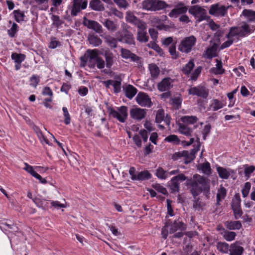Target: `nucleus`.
Returning <instances> with one entry per match:
<instances>
[{
    "label": "nucleus",
    "mask_w": 255,
    "mask_h": 255,
    "mask_svg": "<svg viewBox=\"0 0 255 255\" xmlns=\"http://www.w3.org/2000/svg\"><path fill=\"white\" fill-rule=\"evenodd\" d=\"M211 106L212 107L214 111H216L223 107V104L217 99L213 100Z\"/></svg>",
    "instance_id": "49"
},
{
    "label": "nucleus",
    "mask_w": 255,
    "mask_h": 255,
    "mask_svg": "<svg viewBox=\"0 0 255 255\" xmlns=\"http://www.w3.org/2000/svg\"><path fill=\"white\" fill-rule=\"evenodd\" d=\"M229 6L226 7L219 3L212 5L210 9L209 13L215 16H224L227 13Z\"/></svg>",
    "instance_id": "11"
},
{
    "label": "nucleus",
    "mask_w": 255,
    "mask_h": 255,
    "mask_svg": "<svg viewBox=\"0 0 255 255\" xmlns=\"http://www.w3.org/2000/svg\"><path fill=\"white\" fill-rule=\"evenodd\" d=\"M82 23L85 26L93 30L97 33L100 34L103 32L102 25L96 21L90 20L87 17H84Z\"/></svg>",
    "instance_id": "9"
},
{
    "label": "nucleus",
    "mask_w": 255,
    "mask_h": 255,
    "mask_svg": "<svg viewBox=\"0 0 255 255\" xmlns=\"http://www.w3.org/2000/svg\"><path fill=\"white\" fill-rule=\"evenodd\" d=\"M227 194V190L223 186H221L217 194V203L219 204L220 201L224 199Z\"/></svg>",
    "instance_id": "35"
},
{
    "label": "nucleus",
    "mask_w": 255,
    "mask_h": 255,
    "mask_svg": "<svg viewBox=\"0 0 255 255\" xmlns=\"http://www.w3.org/2000/svg\"><path fill=\"white\" fill-rule=\"evenodd\" d=\"M194 66V63L192 60H190L184 67H183L182 71L185 74H189Z\"/></svg>",
    "instance_id": "43"
},
{
    "label": "nucleus",
    "mask_w": 255,
    "mask_h": 255,
    "mask_svg": "<svg viewBox=\"0 0 255 255\" xmlns=\"http://www.w3.org/2000/svg\"><path fill=\"white\" fill-rule=\"evenodd\" d=\"M201 169L203 172L207 174L211 173V167L209 162H206L202 164Z\"/></svg>",
    "instance_id": "55"
},
{
    "label": "nucleus",
    "mask_w": 255,
    "mask_h": 255,
    "mask_svg": "<svg viewBox=\"0 0 255 255\" xmlns=\"http://www.w3.org/2000/svg\"><path fill=\"white\" fill-rule=\"evenodd\" d=\"M126 19L127 22L132 23L133 24H134L138 19V18L130 11L127 12Z\"/></svg>",
    "instance_id": "44"
},
{
    "label": "nucleus",
    "mask_w": 255,
    "mask_h": 255,
    "mask_svg": "<svg viewBox=\"0 0 255 255\" xmlns=\"http://www.w3.org/2000/svg\"><path fill=\"white\" fill-rule=\"evenodd\" d=\"M186 229L184 224L178 220H175L173 223H171L170 228V233H174L178 230L183 231Z\"/></svg>",
    "instance_id": "18"
},
{
    "label": "nucleus",
    "mask_w": 255,
    "mask_h": 255,
    "mask_svg": "<svg viewBox=\"0 0 255 255\" xmlns=\"http://www.w3.org/2000/svg\"><path fill=\"white\" fill-rule=\"evenodd\" d=\"M156 175L158 178L161 179H165L167 177L166 171L161 167H159L156 170Z\"/></svg>",
    "instance_id": "57"
},
{
    "label": "nucleus",
    "mask_w": 255,
    "mask_h": 255,
    "mask_svg": "<svg viewBox=\"0 0 255 255\" xmlns=\"http://www.w3.org/2000/svg\"><path fill=\"white\" fill-rule=\"evenodd\" d=\"M118 36V41L121 42H124L128 44L134 45V39L132 33L127 29H123L121 31L117 33Z\"/></svg>",
    "instance_id": "6"
},
{
    "label": "nucleus",
    "mask_w": 255,
    "mask_h": 255,
    "mask_svg": "<svg viewBox=\"0 0 255 255\" xmlns=\"http://www.w3.org/2000/svg\"><path fill=\"white\" fill-rule=\"evenodd\" d=\"M151 177V174L148 171L144 170L137 173L136 180H148Z\"/></svg>",
    "instance_id": "38"
},
{
    "label": "nucleus",
    "mask_w": 255,
    "mask_h": 255,
    "mask_svg": "<svg viewBox=\"0 0 255 255\" xmlns=\"http://www.w3.org/2000/svg\"><path fill=\"white\" fill-rule=\"evenodd\" d=\"M217 171L219 177L222 179H227L231 175V172L222 167H218Z\"/></svg>",
    "instance_id": "32"
},
{
    "label": "nucleus",
    "mask_w": 255,
    "mask_h": 255,
    "mask_svg": "<svg viewBox=\"0 0 255 255\" xmlns=\"http://www.w3.org/2000/svg\"><path fill=\"white\" fill-rule=\"evenodd\" d=\"M251 183L250 182H246L245 184V186L243 189L242 190V193L243 197H246L249 193L250 190L251 189Z\"/></svg>",
    "instance_id": "52"
},
{
    "label": "nucleus",
    "mask_w": 255,
    "mask_h": 255,
    "mask_svg": "<svg viewBox=\"0 0 255 255\" xmlns=\"http://www.w3.org/2000/svg\"><path fill=\"white\" fill-rule=\"evenodd\" d=\"M242 14L248 18L249 21H255V11L244 9L242 12Z\"/></svg>",
    "instance_id": "36"
},
{
    "label": "nucleus",
    "mask_w": 255,
    "mask_h": 255,
    "mask_svg": "<svg viewBox=\"0 0 255 255\" xmlns=\"http://www.w3.org/2000/svg\"><path fill=\"white\" fill-rule=\"evenodd\" d=\"M146 112L144 109L140 108L132 109L130 111V115L131 117L136 120H141L145 117Z\"/></svg>",
    "instance_id": "16"
},
{
    "label": "nucleus",
    "mask_w": 255,
    "mask_h": 255,
    "mask_svg": "<svg viewBox=\"0 0 255 255\" xmlns=\"http://www.w3.org/2000/svg\"><path fill=\"white\" fill-rule=\"evenodd\" d=\"M102 23L107 30L111 32L116 31L119 27L118 24L116 22L113 21L109 18L105 19V21Z\"/></svg>",
    "instance_id": "17"
},
{
    "label": "nucleus",
    "mask_w": 255,
    "mask_h": 255,
    "mask_svg": "<svg viewBox=\"0 0 255 255\" xmlns=\"http://www.w3.org/2000/svg\"><path fill=\"white\" fill-rule=\"evenodd\" d=\"M105 58L107 67L110 68L113 64V54L112 53H107L105 54Z\"/></svg>",
    "instance_id": "47"
},
{
    "label": "nucleus",
    "mask_w": 255,
    "mask_h": 255,
    "mask_svg": "<svg viewBox=\"0 0 255 255\" xmlns=\"http://www.w3.org/2000/svg\"><path fill=\"white\" fill-rule=\"evenodd\" d=\"M216 247L217 250L222 254H228L230 250L228 244L225 242H218Z\"/></svg>",
    "instance_id": "31"
},
{
    "label": "nucleus",
    "mask_w": 255,
    "mask_h": 255,
    "mask_svg": "<svg viewBox=\"0 0 255 255\" xmlns=\"http://www.w3.org/2000/svg\"><path fill=\"white\" fill-rule=\"evenodd\" d=\"M137 40L140 42L145 43L148 40V36L145 30H137Z\"/></svg>",
    "instance_id": "34"
},
{
    "label": "nucleus",
    "mask_w": 255,
    "mask_h": 255,
    "mask_svg": "<svg viewBox=\"0 0 255 255\" xmlns=\"http://www.w3.org/2000/svg\"><path fill=\"white\" fill-rule=\"evenodd\" d=\"M113 0L120 7L126 8L128 6V3L126 0Z\"/></svg>",
    "instance_id": "62"
},
{
    "label": "nucleus",
    "mask_w": 255,
    "mask_h": 255,
    "mask_svg": "<svg viewBox=\"0 0 255 255\" xmlns=\"http://www.w3.org/2000/svg\"><path fill=\"white\" fill-rule=\"evenodd\" d=\"M197 151V150L195 149H192L190 151H183V152H186L185 154H183V157L184 158V162L187 164L192 161L195 157V155Z\"/></svg>",
    "instance_id": "26"
},
{
    "label": "nucleus",
    "mask_w": 255,
    "mask_h": 255,
    "mask_svg": "<svg viewBox=\"0 0 255 255\" xmlns=\"http://www.w3.org/2000/svg\"><path fill=\"white\" fill-rule=\"evenodd\" d=\"M121 55L123 58L125 59L130 58L133 61H136L139 60V57L137 56L125 48H121Z\"/></svg>",
    "instance_id": "23"
},
{
    "label": "nucleus",
    "mask_w": 255,
    "mask_h": 255,
    "mask_svg": "<svg viewBox=\"0 0 255 255\" xmlns=\"http://www.w3.org/2000/svg\"><path fill=\"white\" fill-rule=\"evenodd\" d=\"M196 38L193 35L184 38L178 46V50L185 53H189L195 45Z\"/></svg>",
    "instance_id": "4"
},
{
    "label": "nucleus",
    "mask_w": 255,
    "mask_h": 255,
    "mask_svg": "<svg viewBox=\"0 0 255 255\" xmlns=\"http://www.w3.org/2000/svg\"><path fill=\"white\" fill-rule=\"evenodd\" d=\"M236 236V234L234 232L227 231L224 235V239L227 241H232L234 240Z\"/></svg>",
    "instance_id": "50"
},
{
    "label": "nucleus",
    "mask_w": 255,
    "mask_h": 255,
    "mask_svg": "<svg viewBox=\"0 0 255 255\" xmlns=\"http://www.w3.org/2000/svg\"><path fill=\"white\" fill-rule=\"evenodd\" d=\"M181 120L184 123L188 124H194L198 121L196 116H184L181 118Z\"/></svg>",
    "instance_id": "41"
},
{
    "label": "nucleus",
    "mask_w": 255,
    "mask_h": 255,
    "mask_svg": "<svg viewBox=\"0 0 255 255\" xmlns=\"http://www.w3.org/2000/svg\"><path fill=\"white\" fill-rule=\"evenodd\" d=\"M62 110L63 112V115L64 117V123L66 125L70 124L71 122V118L70 114L68 111L67 108L63 107L62 108Z\"/></svg>",
    "instance_id": "51"
},
{
    "label": "nucleus",
    "mask_w": 255,
    "mask_h": 255,
    "mask_svg": "<svg viewBox=\"0 0 255 255\" xmlns=\"http://www.w3.org/2000/svg\"><path fill=\"white\" fill-rule=\"evenodd\" d=\"M13 14L15 20L18 22L23 21L25 16L24 12L20 10H15L13 11Z\"/></svg>",
    "instance_id": "45"
},
{
    "label": "nucleus",
    "mask_w": 255,
    "mask_h": 255,
    "mask_svg": "<svg viewBox=\"0 0 255 255\" xmlns=\"http://www.w3.org/2000/svg\"><path fill=\"white\" fill-rule=\"evenodd\" d=\"M17 24L15 23H13L11 28L10 29L8 30V34L11 37H13L14 36L17 30Z\"/></svg>",
    "instance_id": "63"
},
{
    "label": "nucleus",
    "mask_w": 255,
    "mask_h": 255,
    "mask_svg": "<svg viewBox=\"0 0 255 255\" xmlns=\"http://www.w3.org/2000/svg\"><path fill=\"white\" fill-rule=\"evenodd\" d=\"M186 185L193 197L198 196L202 191L209 192L210 185L208 180L198 174H195L193 179H188Z\"/></svg>",
    "instance_id": "1"
},
{
    "label": "nucleus",
    "mask_w": 255,
    "mask_h": 255,
    "mask_svg": "<svg viewBox=\"0 0 255 255\" xmlns=\"http://www.w3.org/2000/svg\"><path fill=\"white\" fill-rule=\"evenodd\" d=\"M193 208L196 210H200L204 206V204L200 201L199 198L197 196L193 197Z\"/></svg>",
    "instance_id": "40"
},
{
    "label": "nucleus",
    "mask_w": 255,
    "mask_h": 255,
    "mask_svg": "<svg viewBox=\"0 0 255 255\" xmlns=\"http://www.w3.org/2000/svg\"><path fill=\"white\" fill-rule=\"evenodd\" d=\"M87 52L88 53L89 57V62L90 64V66L91 67H94L95 66V63H94V61H95L99 58L98 56L99 51L97 49H89L87 51Z\"/></svg>",
    "instance_id": "19"
},
{
    "label": "nucleus",
    "mask_w": 255,
    "mask_h": 255,
    "mask_svg": "<svg viewBox=\"0 0 255 255\" xmlns=\"http://www.w3.org/2000/svg\"><path fill=\"white\" fill-rule=\"evenodd\" d=\"M235 219H238L243 215V212L241 207L232 208Z\"/></svg>",
    "instance_id": "58"
},
{
    "label": "nucleus",
    "mask_w": 255,
    "mask_h": 255,
    "mask_svg": "<svg viewBox=\"0 0 255 255\" xmlns=\"http://www.w3.org/2000/svg\"><path fill=\"white\" fill-rule=\"evenodd\" d=\"M218 47V44L214 42L212 45L208 47L205 52V57L208 59H211L216 56V52Z\"/></svg>",
    "instance_id": "21"
},
{
    "label": "nucleus",
    "mask_w": 255,
    "mask_h": 255,
    "mask_svg": "<svg viewBox=\"0 0 255 255\" xmlns=\"http://www.w3.org/2000/svg\"><path fill=\"white\" fill-rule=\"evenodd\" d=\"M226 228L230 230H239L242 227V224L240 221H226L225 223Z\"/></svg>",
    "instance_id": "25"
},
{
    "label": "nucleus",
    "mask_w": 255,
    "mask_h": 255,
    "mask_svg": "<svg viewBox=\"0 0 255 255\" xmlns=\"http://www.w3.org/2000/svg\"><path fill=\"white\" fill-rule=\"evenodd\" d=\"M164 121V122L167 125L169 126L170 125V119L167 116L166 118L164 119V112L163 110L160 109L157 111L156 118H155V121L157 123H160L162 121Z\"/></svg>",
    "instance_id": "24"
},
{
    "label": "nucleus",
    "mask_w": 255,
    "mask_h": 255,
    "mask_svg": "<svg viewBox=\"0 0 255 255\" xmlns=\"http://www.w3.org/2000/svg\"><path fill=\"white\" fill-rule=\"evenodd\" d=\"M149 69L151 77L153 79L157 78L160 73V70L157 65L155 64H149Z\"/></svg>",
    "instance_id": "33"
},
{
    "label": "nucleus",
    "mask_w": 255,
    "mask_h": 255,
    "mask_svg": "<svg viewBox=\"0 0 255 255\" xmlns=\"http://www.w3.org/2000/svg\"><path fill=\"white\" fill-rule=\"evenodd\" d=\"M88 40L90 44L94 46H98L101 44L102 40L97 35H90L88 37Z\"/></svg>",
    "instance_id": "37"
},
{
    "label": "nucleus",
    "mask_w": 255,
    "mask_h": 255,
    "mask_svg": "<svg viewBox=\"0 0 255 255\" xmlns=\"http://www.w3.org/2000/svg\"><path fill=\"white\" fill-rule=\"evenodd\" d=\"M24 167L23 169L34 177L36 174V172L34 170L33 167L29 165L27 163H24Z\"/></svg>",
    "instance_id": "54"
},
{
    "label": "nucleus",
    "mask_w": 255,
    "mask_h": 255,
    "mask_svg": "<svg viewBox=\"0 0 255 255\" xmlns=\"http://www.w3.org/2000/svg\"><path fill=\"white\" fill-rule=\"evenodd\" d=\"M254 170H255V168H254V166H248L247 165H246V167L245 168V176L248 178H249L251 174L252 173Z\"/></svg>",
    "instance_id": "60"
},
{
    "label": "nucleus",
    "mask_w": 255,
    "mask_h": 255,
    "mask_svg": "<svg viewBox=\"0 0 255 255\" xmlns=\"http://www.w3.org/2000/svg\"><path fill=\"white\" fill-rule=\"evenodd\" d=\"M135 99L138 104L142 107L149 108L152 105L150 98L145 93L139 92Z\"/></svg>",
    "instance_id": "12"
},
{
    "label": "nucleus",
    "mask_w": 255,
    "mask_h": 255,
    "mask_svg": "<svg viewBox=\"0 0 255 255\" xmlns=\"http://www.w3.org/2000/svg\"><path fill=\"white\" fill-rule=\"evenodd\" d=\"M187 179V177L183 174H179L177 176L173 177L169 185L170 189L172 192H178L180 190V182H182Z\"/></svg>",
    "instance_id": "8"
},
{
    "label": "nucleus",
    "mask_w": 255,
    "mask_h": 255,
    "mask_svg": "<svg viewBox=\"0 0 255 255\" xmlns=\"http://www.w3.org/2000/svg\"><path fill=\"white\" fill-rule=\"evenodd\" d=\"M173 80L170 77L163 78L157 85V89L160 92L169 91L173 87L172 83Z\"/></svg>",
    "instance_id": "13"
},
{
    "label": "nucleus",
    "mask_w": 255,
    "mask_h": 255,
    "mask_svg": "<svg viewBox=\"0 0 255 255\" xmlns=\"http://www.w3.org/2000/svg\"><path fill=\"white\" fill-rule=\"evenodd\" d=\"M216 67L211 69L210 72L215 74H221L224 72V69L222 68V61L218 59H216Z\"/></svg>",
    "instance_id": "29"
},
{
    "label": "nucleus",
    "mask_w": 255,
    "mask_h": 255,
    "mask_svg": "<svg viewBox=\"0 0 255 255\" xmlns=\"http://www.w3.org/2000/svg\"><path fill=\"white\" fill-rule=\"evenodd\" d=\"M231 207L232 209L241 207V198L239 193L234 195L232 201Z\"/></svg>",
    "instance_id": "42"
},
{
    "label": "nucleus",
    "mask_w": 255,
    "mask_h": 255,
    "mask_svg": "<svg viewBox=\"0 0 255 255\" xmlns=\"http://www.w3.org/2000/svg\"><path fill=\"white\" fill-rule=\"evenodd\" d=\"M33 129L34 130L35 132L36 133L37 136L38 137L39 140L41 142L44 141L46 144L49 145V141L44 136L42 132L41 131L39 128L36 126H34L33 127Z\"/></svg>",
    "instance_id": "39"
},
{
    "label": "nucleus",
    "mask_w": 255,
    "mask_h": 255,
    "mask_svg": "<svg viewBox=\"0 0 255 255\" xmlns=\"http://www.w3.org/2000/svg\"><path fill=\"white\" fill-rule=\"evenodd\" d=\"M17 227L10 221L3 220L1 222V230L5 232L6 234L12 231L17 232Z\"/></svg>",
    "instance_id": "15"
},
{
    "label": "nucleus",
    "mask_w": 255,
    "mask_h": 255,
    "mask_svg": "<svg viewBox=\"0 0 255 255\" xmlns=\"http://www.w3.org/2000/svg\"><path fill=\"white\" fill-rule=\"evenodd\" d=\"M208 90L205 87L199 86L191 87L188 90V94L196 95L204 99H206L208 96Z\"/></svg>",
    "instance_id": "10"
},
{
    "label": "nucleus",
    "mask_w": 255,
    "mask_h": 255,
    "mask_svg": "<svg viewBox=\"0 0 255 255\" xmlns=\"http://www.w3.org/2000/svg\"><path fill=\"white\" fill-rule=\"evenodd\" d=\"M179 131L186 136H192V128L189 127L186 124H180L179 126Z\"/></svg>",
    "instance_id": "28"
},
{
    "label": "nucleus",
    "mask_w": 255,
    "mask_h": 255,
    "mask_svg": "<svg viewBox=\"0 0 255 255\" xmlns=\"http://www.w3.org/2000/svg\"><path fill=\"white\" fill-rule=\"evenodd\" d=\"M110 115L114 118L117 119L121 123H125L128 117V108L126 106H122L118 108V111L111 109Z\"/></svg>",
    "instance_id": "5"
},
{
    "label": "nucleus",
    "mask_w": 255,
    "mask_h": 255,
    "mask_svg": "<svg viewBox=\"0 0 255 255\" xmlns=\"http://www.w3.org/2000/svg\"><path fill=\"white\" fill-rule=\"evenodd\" d=\"M81 7L80 6L73 4L71 8V14L73 16H76L80 11Z\"/></svg>",
    "instance_id": "61"
},
{
    "label": "nucleus",
    "mask_w": 255,
    "mask_h": 255,
    "mask_svg": "<svg viewBox=\"0 0 255 255\" xmlns=\"http://www.w3.org/2000/svg\"><path fill=\"white\" fill-rule=\"evenodd\" d=\"M90 7L95 11H102L105 9L103 3L100 0H92L90 2Z\"/></svg>",
    "instance_id": "22"
},
{
    "label": "nucleus",
    "mask_w": 255,
    "mask_h": 255,
    "mask_svg": "<svg viewBox=\"0 0 255 255\" xmlns=\"http://www.w3.org/2000/svg\"><path fill=\"white\" fill-rule=\"evenodd\" d=\"M187 10L188 8L184 3L179 2L171 10L168 15L170 17H177L179 15L186 13Z\"/></svg>",
    "instance_id": "14"
},
{
    "label": "nucleus",
    "mask_w": 255,
    "mask_h": 255,
    "mask_svg": "<svg viewBox=\"0 0 255 255\" xmlns=\"http://www.w3.org/2000/svg\"><path fill=\"white\" fill-rule=\"evenodd\" d=\"M153 187L154 189H155L156 191L162 193L164 195H166L167 194V190L165 188L163 187L162 186L158 184H155L154 185H153Z\"/></svg>",
    "instance_id": "56"
},
{
    "label": "nucleus",
    "mask_w": 255,
    "mask_h": 255,
    "mask_svg": "<svg viewBox=\"0 0 255 255\" xmlns=\"http://www.w3.org/2000/svg\"><path fill=\"white\" fill-rule=\"evenodd\" d=\"M87 0H73V4L80 6L82 9L87 7Z\"/></svg>",
    "instance_id": "48"
},
{
    "label": "nucleus",
    "mask_w": 255,
    "mask_h": 255,
    "mask_svg": "<svg viewBox=\"0 0 255 255\" xmlns=\"http://www.w3.org/2000/svg\"><path fill=\"white\" fill-rule=\"evenodd\" d=\"M134 24L138 28V30H145L146 29V23L138 19Z\"/></svg>",
    "instance_id": "53"
},
{
    "label": "nucleus",
    "mask_w": 255,
    "mask_h": 255,
    "mask_svg": "<svg viewBox=\"0 0 255 255\" xmlns=\"http://www.w3.org/2000/svg\"><path fill=\"white\" fill-rule=\"evenodd\" d=\"M25 57V55L22 54L14 53L11 55V58L15 63H21L24 60Z\"/></svg>",
    "instance_id": "46"
},
{
    "label": "nucleus",
    "mask_w": 255,
    "mask_h": 255,
    "mask_svg": "<svg viewBox=\"0 0 255 255\" xmlns=\"http://www.w3.org/2000/svg\"><path fill=\"white\" fill-rule=\"evenodd\" d=\"M211 126L210 124L206 125L202 130V134H203V138L204 140L206 139L207 136L210 133Z\"/></svg>",
    "instance_id": "59"
},
{
    "label": "nucleus",
    "mask_w": 255,
    "mask_h": 255,
    "mask_svg": "<svg viewBox=\"0 0 255 255\" xmlns=\"http://www.w3.org/2000/svg\"><path fill=\"white\" fill-rule=\"evenodd\" d=\"M244 251V248L239 246L237 242L230 246L229 250L230 255H242Z\"/></svg>",
    "instance_id": "20"
},
{
    "label": "nucleus",
    "mask_w": 255,
    "mask_h": 255,
    "mask_svg": "<svg viewBox=\"0 0 255 255\" xmlns=\"http://www.w3.org/2000/svg\"><path fill=\"white\" fill-rule=\"evenodd\" d=\"M189 12L197 18L199 21L206 19L208 18L206 10L199 5L192 6L189 9Z\"/></svg>",
    "instance_id": "7"
},
{
    "label": "nucleus",
    "mask_w": 255,
    "mask_h": 255,
    "mask_svg": "<svg viewBox=\"0 0 255 255\" xmlns=\"http://www.w3.org/2000/svg\"><path fill=\"white\" fill-rule=\"evenodd\" d=\"M141 6L143 9L149 11H160L170 7L168 4L162 0H144Z\"/></svg>",
    "instance_id": "3"
},
{
    "label": "nucleus",
    "mask_w": 255,
    "mask_h": 255,
    "mask_svg": "<svg viewBox=\"0 0 255 255\" xmlns=\"http://www.w3.org/2000/svg\"><path fill=\"white\" fill-rule=\"evenodd\" d=\"M105 41L111 48H115L117 47L118 37L117 38L113 37L111 35H106L105 37Z\"/></svg>",
    "instance_id": "27"
},
{
    "label": "nucleus",
    "mask_w": 255,
    "mask_h": 255,
    "mask_svg": "<svg viewBox=\"0 0 255 255\" xmlns=\"http://www.w3.org/2000/svg\"><path fill=\"white\" fill-rule=\"evenodd\" d=\"M255 30V26H250L247 22H243L241 25L231 27L226 37L229 39L235 36H238L239 38L244 37Z\"/></svg>",
    "instance_id": "2"
},
{
    "label": "nucleus",
    "mask_w": 255,
    "mask_h": 255,
    "mask_svg": "<svg viewBox=\"0 0 255 255\" xmlns=\"http://www.w3.org/2000/svg\"><path fill=\"white\" fill-rule=\"evenodd\" d=\"M136 93V89L132 85H128L125 89V95L129 99H132Z\"/></svg>",
    "instance_id": "30"
},
{
    "label": "nucleus",
    "mask_w": 255,
    "mask_h": 255,
    "mask_svg": "<svg viewBox=\"0 0 255 255\" xmlns=\"http://www.w3.org/2000/svg\"><path fill=\"white\" fill-rule=\"evenodd\" d=\"M30 85L35 88L39 82V77L35 75H33L30 78Z\"/></svg>",
    "instance_id": "64"
}]
</instances>
